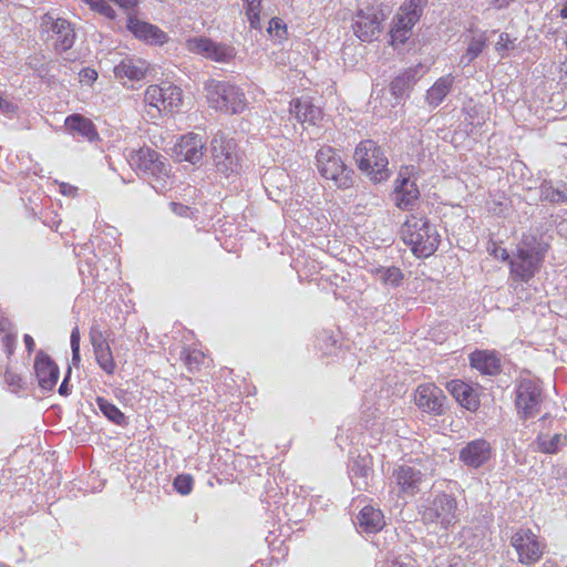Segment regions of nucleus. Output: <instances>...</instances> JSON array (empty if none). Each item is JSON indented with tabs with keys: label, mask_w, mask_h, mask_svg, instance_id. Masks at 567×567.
<instances>
[{
	"label": "nucleus",
	"mask_w": 567,
	"mask_h": 567,
	"mask_svg": "<svg viewBox=\"0 0 567 567\" xmlns=\"http://www.w3.org/2000/svg\"><path fill=\"white\" fill-rule=\"evenodd\" d=\"M402 240L411 247L416 257H429L435 252L440 244V235L426 217L411 214L401 227Z\"/></svg>",
	"instance_id": "1"
},
{
	"label": "nucleus",
	"mask_w": 567,
	"mask_h": 567,
	"mask_svg": "<svg viewBox=\"0 0 567 567\" xmlns=\"http://www.w3.org/2000/svg\"><path fill=\"white\" fill-rule=\"evenodd\" d=\"M494 255H495L496 258H501L504 261L505 260L509 261L512 259V258H509V254L507 252V250L504 249V248H496L494 250Z\"/></svg>",
	"instance_id": "53"
},
{
	"label": "nucleus",
	"mask_w": 567,
	"mask_h": 567,
	"mask_svg": "<svg viewBox=\"0 0 567 567\" xmlns=\"http://www.w3.org/2000/svg\"><path fill=\"white\" fill-rule=\"evenodd\" d=\"M449 390L455 400L465 409L470 411H476L478 409V396L468 384L453 380L449 383Z\"/></svg>",
	"instance_id": "26"
},
{
	"label": "nucleus",
	"mask_w": 567,
	"mask_h": 567,
	"mask_svg": "<svg viewBox=\"0 0 567 567\" xmlns=\"http://www.w3.org/2000/svg\"><path fill=\"white\" fill-rule=\"evenodd\" d=\"M354 159L359 169L372 182L381 183L390 176L389 161L383 150L373 141L361 142L354 151Z\"/></svg>",
	"instance_id": "4"
},
{
	"label": "nucleus",
	"mask_w": 567,
	"mask_h": 567,
	"mask_svg": "<svg viewBox=\"0 0 567 567\" xmlns=\"http://www.w3.org/2000/svg\"><path fill=\"white\" fill-rule=\"evenodd\" d=\"M420 190L414 181H411L402 172L395 181L393 202L401 209H410L419 200Z\"/></svg>",
	"instance_id": "21"
},
{
	"label": "nucleus",
	"mask_w": 567,
	"mask_h": 567,
	"mask_svg": "<svg viewBox=\"0 0 567 567\" xmlns=\"http://www.w3.org/2000/svg\"><path fill=\"white\" fill-rule=\"evenodd\" d=\"M492 457V446L485 439L473 440L460 450L458 458L467 467L480 468Z\"/></svg>",
	"instance_id": "17"
},
{
	"label": "nucleus",
	"mask_w": 567,
	"mask_h": 567,
	"mask_svg": "<svg viewBox=\"0 0 567 567\" xmlns=\"http://www.w3.org/2000/svg\"><path fill=\"white\" fill-rule=\"evenodd\" d=\"M563 184H566L565 182H559V184L557 186H555L556 188L558 189H563Z\"/></svg>",
	"instance_id": "57"
},
{
	"label": "nucleus",
	"mask_w": 567,
	"mask_h": 567,
	"mask_svg": "<svg viewBox=\"0 0 567 567\" xmlns=\"http://www.w3.org/2000/svg\"><path fill=\"white\" fill-rule=\"evenodd\" d=\"M383 20L384 14L377 8L360 9L353 19V32L361 41L371 42L380 35Z\"/></svg>",
	"instance_id": "11"
},
{
	"label": "nucleus",
	"mask_w": 567,
	"mask_h": 567,
	"mask_svg": "<svg viewBox=\"0 0 567 567\" xmlns=\"http://www.w3.org/2000/svg\"><path fill=\"white\" fill-rule=\"evenodd\" d=\"M515 0H489V4L495 9H505Z\"/></svg>",
	"instance_id": "50"
},
{
	"label": "nucleus",
	"mask_w": 567,
	"mask_h": 567,
	"mask_svg": "<svg viewBox=\"0 0 567 567\" xmlns=\"http://www.w3.org/2000/svg\"><path fill=\"white\" fill-rule=\"evenodd\" d=\"M246 9V17L250 28L260 29V4L261 0H243Z\"/></svg>",
	"instance_id": "38"
},
{
	"label": "nucleus",
	"mask_w": 567,
	"mask_h": 567,
	"mask_svg": "<svg viewBox=\"0 0 567 567\" xmlns=\"http://www.w3.org/2000/svg\"><path fill=\"white\" fill-rule=\"evenodd\" d=\"M2 342L7 349V352L11 354L13 352V346L16 342V336H12L10 333L6 334L2 339Z\"/></svg>",
	"instance_id": "48"
},
{
	"label": "nucleus",
	"mask_w": 567,
	"mask_h": 567,
	"mask_svg": "<svg viewBox=\"0 0 567 567\" xmlns=\"http://www.w3.org/2000/svg\"><path fill=\"white\" fill-rule=\"evenodd\" d=\"M205 91L209 107L216 111L240 114L247 107L245 93L229 82L209 80L205 83Z\"/></svg>",
	"instance_id": "2"
},
{
	"label": "nucleus",
	"mask_w": 567,
	"mask_h": 567,
	"mask_svg": "<svg viewBox=\"0 0 567 567\" xmlns=\"http://www.w3.org/2000/svg\"><path fill=\"white\" fill-rule=\"evenodd\" d=\"M17 111V105L8 101L3 93L0 92V113L3 115H12Z\"/></svg>",
	"instance_id": "46"
},
{
	"label": "nucleus",
	"mask_w": 567,
	"mask_h": 567,
	"mask_svg": "<svg viewBox=\"0 0 567 567\" xmlns=\"http://www.w3.org/2000/svg\"><path fill=\"white\" fill-rule=\"evenodd\" d=\"M209 152L214 166L219 174L228 177L238 173L240 158L234 140L227 138L218 132L212 138Z\"/></svg>",
	"instance_id": "7"
},
{
	"label": "nucleus",
	"mask_w": 567,
	"mask_h": 567,
	"mask_svg": "<svg viewBox=\"0 0 567 567\" xmlns=\"http://www.w3.org/2000/svg\"><path fill=\"white\" fill-rule=\"evenodd\" d=\"M188 51L200 54L206 59H210L219 63L230 62L236 51L231 45L214 42L205 37H194L186 40Z\"/></svg>",
	"instance_id": "12"
},
{
	"label": "nucleus",
	"mask_w": 567,
	"mask_h": 567,
	"mask_svg": "<svg viewBox=\"0 0 567 567\" xmlns=\"http://www.w3.org/2000/svg\"><path fill=\"white\" fill-rule=\"evenodd\" d=\"M457 502L452 495L442 493L434 497L423 512V520L426 524H436L447 529L457 522Z\"/></svg>",
	"instance_id": "10"
},
{
	"label": "nucleus",
	"mask_w": 567,
	"mask_h": 567,
	"mask_svg": "<svg viewBox=\"0 0 567 567\" xmlns=\"http://www.w3.org/2000/svg\"><path fill=\"white\" fill-rule=\"evenodd\" d=\"M70 373H71V368H69L68 375L64 378L63 382L61 383V385L59 388V393L61 395H68V393H69L68 381H69Z\"/></svg>",
	"instance_id": "52"
},
{
	"label": "nucleus",
	"mask_w": 567,
	"mask_h": 567,
	"mask_svg": "<svg viewBox=\"0 0 567 567\" xmlns=\"http://www.w3.org/2000/svg\"><path fill=\"white\" fill-rule=\"evenodd\" d=\"M486 47V37L485 33H480L470 37L467 40V48L465 53L460 58L461 65H468L472 61H474Z\"/></svg>",
	"instance_id": "33"
},
{
	"label": "nucleus",
	"mask_w": 567,
	"mask_h": 567,
	"mask_svg": "<svg viewBox=\"0 0 567 567\" xmlns=\"http://www.w3.org/2000/svg\"><path fill=\"white\" fill-rule=\"evenodd\" d=\"M33 368L39 386L44 391L53 390L60 375L59 367L55 362L40 350L35 355Z\"/></svg>",
	"instance_id": "18"
},
{
	"label": "nucleus",
	"mask_w": 567,
	"mask_h": 567,
	"mask_svg": "<svg viewBox=\"0 0 567 567\" xmlns=\"http://www.w3.org/2000/svg\"><path fill=\"white\" fill-rule=\"evenodd\" d=\"M173 485L179 494L188 495L193 489V478L190 475H178Z\"/></svg>",
	"instance_id": "39"
},
{
	"label": "nucleus",
	"mask_w": 567,
	"mask_h": 567,
	"mask_svg": "<svg viewBox=\"0 0 567 567\" xmlns=\"http://www.w3.org/2000/svg\"><path fill=\"white\" fill-rule=\"evenodd\" d=\"M553 423L554 420L550 419L547 414H545L539 420L542 429L535 440L536 451L545 454H556L560 450V447L567 444L566 435L561 433H556L553 436H549V434L545 432V430L547 427H550Z\"/></svg>",
	"instance_id": "20"
},
{
	"label": "nucleus",
	"mask_w": 567,
	"mask_h": 567,
	"mask_svg": "<svg viewBox=\"0 0 567 567\" xmlns=\"http://www.w3.org/2000/svg\"><path fill=\"white\" fill-rule=\"evenodd\" d=\"M511 544L516 549L518 560L523 565H534L543 556L544 545L530 529H519L516 532L512 537Z\"/></svg>",
	"instance_id": "14"
},
{
	"label": "nucleus",
	"mask_w": 567,
	"mask_h": 567,
	"mask_svg": "<svg viewBox=\"0 0 567 567\" xmlns=\"http://www.w3.org/2000/svg\"><path fill=\"white\" fill-rule=\"evenodd\" d=\"M515 404L523 419L535 416L540 411L542 391L539 385L529 379H523L516 389Z\"/></svg>",
	"instance_id": "13"
},
{
	"label": "nucleus",
	"mask_w": 567,
	"mask_h": 567,
	"mask_svg": "<svg viewBox=\"0 0 567 567\" xmlns=\"http://www.w3.org/2000/svg\"><path fill=\"white\" fill-rule=\"evenodd\" d=\"M375 278L383 285L396 287L403 279V274L398 267H377L372 270Z\"/></svg>",
	"instance_id": "34"
},
{
	"label": "nucleus",
	"mask_w": 567,
	"mask_h": 567,
	"mask_svg": "<svg viewBox=\"0 0 567 567\" xmlns=\"http://www.w3.org/2000/svg\"><path fill=\"white\" fill-rule=\"evenodd\" d=\"M10 327V322L7 319H0V330L7 331Z\"/></svg>",
	"instance_id": "56"
},
{
	"label": "nucleus",
	"mask_w": 567,
	"mask_h": 567,
	"mask_svg": "<svg viewBox=\"0 0 567 567\" xmlns=\"http://www.w3.org/2000/svg\"><path fill=\"white\" fill-rule=\"evenodd\" d=\"M427 0H408L393 19L390 30L391 44L405 43L412 35V29L422 16Z\"/></svg>",
	"instance_id": "8"
},
{
	"label": "nucleus",
	"mask_w": 567,
	"mask_h": 567,
	"mask_svg": "<svg viewBox=\"0 0 567 567\" xmlns=\"http://www.w3.org/2000/svg\"><path fill=\"white\" fill-rule=\"evenodd\" d=\"M393 476L401 492L414 495L419 492L424 475L415 466L404 464L394 471Z\"/></svg>",
	"instance_id": "23"
},
{
	"label": "nucleus",
	"mask_w": 567,
	"mask_h": 567,
	"mask_svg": "<svg viewBox=\"0 0 567 567\" xmlns=\"http://www.w3.org/2000/svg\"><path fill=\"white\" fill-rule=\"evenodd\" d=\"M148 63L142 59L127 58L114 68V74L117 79H128L131 81H140L146 76Z\"/></svg>",
	"instance_id": "25"
},
{
	"label": "nucleus",
	"mask_w": 567,
	"mask_h": 567,
	"mask_svg": "<svg viewBox=\"0 0 567 567\" xmlns=\"http://www.w3.org/2000/svg\"><path fill=\"white\" fill-rule=\"evenodd\" d=\"M206 142L203 136L188 133L183 135L175 144L173 152L177 161L197 164L203 159Z\"/></svg>",
	"instance_id": "16"
},
{
	"label": "nucleus",
	"mask_w": 567,
	"mask_h": 567,
	"mask_svg": "<svg viewBox=\"0 0 567 567\" xmlns=\"http://www.w3.org/2000/svg\"><path fill=\"white\" fill-rule=\"evenodd\" d=\"M370 473V467L367 464L365 458H358L353 462L350 467V477L354 485L361 488V485L367 486V478Z\"/></svg>",
	"instance_id": "37"
},
{
	"label": "nucleus",
	"mask_w": 567,
	"mask_h": 567,
	"mask_svg": "<svg viewBox=\"0 0 567 567\" xmlns=\"http://www.w3.org/2000/svg\"><path fill=\"white\" fill-rule=\"evenodd\" d=\"M126 27L136 38L151 44H163L167 40L166 33L158 27L145 21H141L131 14L127 17Z\"/></svg>",
	"instance_id": "22"
},
{
	"label": "nucleus",
	"mask_w": 567,
	"mask_h": 567,
	"mask_svg": "<svg viewBox=\"0 0 567 567\" xmlns=\"http://www.w3.org/2000/svg\"><path fill=\"white\" fill-rule=\"evenodd\" d=\"M71 348L73 347H80V332H79V328L75 327L72 332H71Z\"/></svg>",
	"instance_id": "51"
},
{
	"label": "nucleus",
	"mask_w": 567,
	"mask_h": 567,
	"mask_svg": "<svg viewBox=\"0 0 567 567\" xmlns=\"http://www.w3.org/2000/svg\"><path fill=\"white\" fill-rule=\"evenodd\" d=\"M80 81L91 85L97 79V72L94 69L85 68L79 73Z\"/></svg>",
	"instance_id": "47"
},
{
	"label": "nucleus",
	"mask_w": 567,
	"mask_h": 567,
	"mask_svg": "<svg viewBox=\"0 0 567 567\" xmlns=\"http://www.w3.org/2000/svg\"><path fill=\"white\" fill-rule=\"evenodd\" d=\"M4 381L10 388V390L14 393L19 392L23 389L22 378L11 370H7L4 373Z\"/></svg>",
	"instance_id": "41"
},
{
	"label": "nucleus",
	"mask_w": 567,
	"mask_h": 567,
	"mask_svg": "<svg viewBox=\"0 0 567 567\" xmlns=\"http://www.w3.org/2000/svg\"><path fill=\"white\" fill-rule=\"evenodd\" d=\"M317 168L320 175L332 181L339 188H350L353 181V171L349 168L332 147H322L316 155Z\"/></svg>",
	"instance_id": "6"
},
{
	"label": "nucleus",
	"mask_w": 567,
	"mask_h": 567,
	"mask_svg": "<svg viewBox=\"0 0 567 567\" xmlns=\"http://www.w3.org/2000/svg\"><path fill=\"white\" fill-rule=\"evenodd\" d=\"M268 32L271 35L274 34L277 38L282 39L286 33V27L280 19L272 18L269 21Z\"/></svg>",
	"instance_id": "44"
},
{
	"label": "nucleus",
	"mask_w": 567,
	"mask_h": 567,
	"mask_svg": "<svg viewBox=\"0 0 567 567\" xmlns=\"http://www.w3.org/2000/svg\"><path fill=\"white\" fill-rule=\"evenodd\" d=\"M546 250V246L534 237L523 240L509 260L512 276L519 281L528 282L539 271Z\"/></svg>",
	"instance_id": "3"
},
{
	"label": "nucleus",
	"mask_w": 567,
	"mask_h": 567,
	"mask_svg": "<svg viewBox=\"0 0 567 567\" xmlns=\"http://www.w3.org/2000/svg\"><path fill=\"white\" fill-rule=\"evenodd\" d=\"M94 355L97 364L106 373L112 374L115 369V362L111 352L109 343L103 346L93 347Z\"/></svg>",
	"instance_id": "35"
},
{
	"label": "nucleus",
	"mask_w": 567,
	"mask_h": 567,
	"mask_svg": "<svg viewBox=\"0 0 567 567\" xmlns=\"http://www.w3.org/2000/svg\"><path fill=\"white\" fill-rule=\"evenodd\" d=\"M377 567H413L408 556L379 561Z\"/></svg>",
	"instance_id": "43"
},
{
	"label": "nucleus",
	"mask_w": 567,
	"mask_h": 567,
	"mask_svg": "<svg viewBox=\"0 0 567 567\" xmlns=\"http://www.w3.org/2000/svg\"><path fill=\"white\" fill-rule=\"evenodd\" d=\"M204 353L199 350H193L187 352L185 355V364L187 368L193 371L195 369H198V367L204 362Z\"/></svg>",
	"instance_id": "40"
},
{
	"label": "nucleus",
	"mask_w": 567,
	"mask_h": 567,
	"mask_svg": "<svg viewBox=\"0 0 567 567\" xmlns=\"http://www.w3.org/2000/svg\"><path fill=\"white\" fill-rule=\"evenodd\" d=\"M71 349L73 364H78L80 362V347H73Z\"/></svg>",
	"instance_id": "55"
},
{
	"label": "nucleus",
	"mask_w": 567,
	"mask_h": 567,
	"mask_svg": "<svg viewBox=\"0 0 567 567\" xmlns=\"http://www.w3.org/2000/svg\"><path fill=\"white\" fill-rule=\"evenodd\" d=\"M445 395L434 384H422L417 386L415 394L416 405L424 412L441 415L444 413Z\"/></svg>",
	"instance_id": "19"
},
{
	"label": "nucleus",
	"mask_w": 567,
	"mask_h": 567,
	"mask_svg": "<svg viewBox=\"0 0 567 567\" xmlns=\"http://www.w3.org/2000/svg\"><path fill=\"white\" fill-rule=\"evenodd\" d=\"M290 114L301 124L317 125L322 118L320 107L315 106L308 99H295L290 102Z\"/></svg>",
	"instance_id": "24"
},
{
	"label": "nucleus",
	"mask_w": 567,
	"mask_h": 567,
	"mask_svg": "<svg viewBox=\"0 0 567 567\" xmlns=\"http://www.w3.org/2000/svg\"><path fill=\"white\" fill-rule=\"evenodd\" d=\"M96 403L101 412L113 423L117 425L125 424L126 417L121 410L103 398H97Z\"/></svg>",
	"instance_id": "36"
},
{
	"label": "nucleus",
	"mask_w": 567,
	"mask_h": 567,
	"mask_svg": "<svg viewBox=\"0 0 567 567\" xmlns=\"http://www.w3.org/2000/svg\"><path fill=\"white\" fill-rule=\"evenodd\" d=\"M416 71L410 69L393 79L390 84V91L396 99L403 97L416 82Z\"/></svg>",
	"instance_id": "32"
},
{
	"label": "nucleus",
	"mask_w": 567,
	"mask_h": 567,
	"mask_svg": "<svg viewBox=\"0 0 567 567\" xmlns=\"http://www.w3.org/2000/svg\"><path fill=\"white\" fill-rule=\"evenodd\" d=\"M540 200L550 204H561L567 202V184H563V189L556 188L551 181L544 179L539 185Z\"/></svg>",
	"instance_id": "31"
},
{
	"label": "nucleus",
	"mask_w": 567,
	"mask_h": 567,
	"mask_svg": "<svg viewBox=\"0 0 567 567\" xmlns=\"http://www.w3.org/2000/svg\"><path fill=\"white\" fill-rule=\"evenodd\" d=\"M90 340H91L92 347H99V346H103V344L107 343L104 332L97 326H93L91 328Z\"/></svg>",
	"instance_id": "45"
},
{
	"label": "nucleus",
	"mask_w": 567,
	"mask_h": 567,
	"mask_svg": "<svg viewBox=\"0 0 567 567\" xmlns=\"http://www.w3.org/2000/svg\"><path fill=\"white\" fill-rule=\"evenodd\" d=\"M514 41L513 39L509 38V34L508 33H501L499 37H498V41L496 42L495 44V49L497 52L502 53L504 51H508V50H513L514 49Z\"/></svg>",
	"instance_id": "42"
},
{
	"label": "nucleus",
	"mask_w": 567,
	"mask_h": 567,
	"mask_svg": "<svg viewBox=\"0 0 567 567\" xmlns=\"http://www.w3.org/2000/svg\"><path fill=\"white\" fill-rule=\"evenodd\" d=\"M130 164L135 169L153 178V188L162 190L165 188V178L168 177V165L166 159L151 147H141L132 151L130 155Z\"/></svg>",
	"instance_id": "5"
},
{
	"label": "nucleus",
	"mask_w": 567,
	"mask_h": 567,
	"mask_svg": "<svg viewBox=\"0 0 567 567\" xmlns=\"http://www.w3.org/2000/svg\"><path fill=\"white\" fill-rule=\"evenodd\" d=\"M23 341H24L28 352L31 353L34 350V346H35L33 338L29 334H24Z\"/></svg>",
	"instance_id": "54"
},
{
	"label": "nucleus",
	"mask_w": 567,
	"mask_h": 567,
	"mask_svg": "<svg viewBox=\"0 0 567 567\" xmlns=\"http://www.w3.org/2000/svg\"><path fill=\"white\" fill-rule=\"evenodd\" d=\"M66 128L73 134L86 138L90 142L99 137L93 122L81 114H72L65 118Z\"/></svg>",
	"instance_id": "27"
},
{
	"label": "nucleus",
	"mask_w": 567,
	"mask_h": 567,
	"mask_svg": "<svg viewBox=\"0 0 567 567\" xmlns=\"http://www.w3.org/2000/svg\"><path fill=\"white\" fill-rule=\"evenodd\" d=\"M454 78L451 74L444 75L436 80L426 92V101L432 106H439L445 96L451 92Z\"/></svg>",
	"instance_id": "30"
},
{
	"label": "nucleus",
	"mask_w": 567,
	"mask_h": 567,
	"mask_svg": "<svg viewBox=\"0 0 567 567\" xmlns=\"http://www.w3.org/2000/svg\"><path fill=\"white\" fill-rule=\"evenodd\" d=\"M172 210L176 214V215H179V216H186L187 215V212L189 210V208L183 204H178V203H171L169 204Z\"/></svg>",
	"instance_id": "49"
},
{
	"label": "nucleus",
	"mask_w": 567,
	"mask_h": 567,
	"mask_svg": "<svg viewBox=\"0 0 567 567\" xmlns=\"http://www.w3.org/2000/svg\"><path fill=\"white\" fill-rule=\"evenodd\" d=\"M147 114L156 117L162 111L173 112L182 102V90L173 84L151 85L145 91Z\"/></svg>",
	"instance_id": "9"
},
{
	"label": "nucleus",
	"mask_w": 567,
	"mask_h": 567,
	"mask_svg": "<svg viewBox=\"0 0 567 567\" xmlns=\"http://www.w3.org/2000/svg\"><path fill=\"white\" fill-rule=\"evenodd\" d=\"M41 28L44 32H52V38H55V50L63 52L73 45L74 30L65 19H55L47 13L42 17Z\"/></svg>",
	"instance_id": "15"
},
{
	"label": "nucleus",
	"mask_w": 567,
	"mask_h": 567,
	"mask_svg": "<svg viewBox=\"0 0 567 567\" xmlns=\"http://www.w3.org/2000/svg\"><path fill=\"white\" fill-rule=\"evenodd\" d=\"M357 523L365 533H377L384 526V516L380 509L367 505L359 512Z\"/></svg>",
	"instance_id": "29"
},
{
	"label": "nucleus",
	"mask_w": 567,
	"mask_h": 567,
	"mask_svg": "<svg viewBox=\"0 0 567 567\" xmlns=\"http://www.w3.org/2000/svg\"><path fill=\"white\" fill-rule=\"evenodd\" d=\"M471 365L487 375H495L499 372V358L495 352L475 351L470 357Z\"/></svg>",
	"instance_id": "28"
}]
</instances>
